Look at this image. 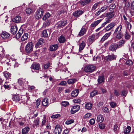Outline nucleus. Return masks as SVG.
<instances>
[{"label": "nucleus", "mask_w": 134, "mask_h": 134, "mask_svg": "<svg viewBox=\"0 0 134 134\" xmlns=\"http://www.w3.org/2000/svg\"><path fill=\"white\" fill-rule=\"evenodd\" d=\"M96 70V67L93 65H87L85 68V71L87 72H91Z\"/></svg>", "instance_id": "f257e3e1"}, {"label": "nucleus", "mask_w": 134, "mask_h": 134, "mask_svg": "<svg viewBox=\"0 0 134 134\" xmlns=\"http://www.w3.org/2000/svg\"><path fill=\"white\" fill-rule=\"evenodd\" d=\"M33 46L32 42H30L27 43L26 45L25 51L27 53H30L33 51Z\"/></svg>", "instance_id": "f03ea898"}, {"label": "nucleus", "mask_w": 134, "mask_h": 134, "mask_svg": "<svg viewBox=\"0 0 134 134\" xmlns=\"http://www.w3.org/2000/svg\"><path fill=\"white\" fill-rule=\"evenodd\" d=\"M88 27V25H85L83 26L81 28L78 34V36H81L85 34L86 33Z\"/></svg>", "instance_id": "7ed1b4c3"}, {"label": "nucleus", "mask_w": 134, "mask_h": 134, "mask_svg": "<svg viewBox=\"0 0 134 134\" xmlns=\"http://www.w3.org/2000/svg\"><path fill=\"white\" fill-rule=\"evenodd\" d=\"M43 11L42 9L38 10L36 13L35 18L38 19L41 18L43 16Z\"/></svg>", "instance_id": "20e7f679"}, {"label": "nucleus", "mask_w": 134, "mask_h": 134, "mask_svg": "<svg viewBox=\"0 0 134 134\" xmlns=\"http://www.w3.org/2000/svg\"><path fill=\"white\" fill-rule=\"evenodd\" d=\"M68 23L67 20L65 19L63 21L58 22L56 24L57 27L60 28L62 26H65Z\"/></svg>", "instance_id": "39448f33"}, {"label": "nucleus", "mask_w": 134, "mask_h": 134, "mask_svg": "<svg viewBox=\"0 0 134 134\" xmlns=\"http://www.w3.org/2000/svg\"><path fill=\"white\" fill-rule=\"evenodd\" d=\"M118 48V44L115 43H112L109 47V51L114 52L116 51V50Z\"/></svg>", "instance_id": "423d86ee"}, {"label": "nucleus", "mask_w": 134, "mask_h": 134, "mask_svg": "<svg viewBox=\"0 0 134 134\" xmlns=\"http://www.w3.org/2000/svg\"><path fill=\"white\" fill-rule=\"evenodd\" d=\"M62 132L61 127L58 125H57L54 130L55 134H60Z\"/></svg>", "instance_id": "0eeeda50"}, {"label": "nucleus", "mask_w": 134, "mask_h": 134, "mask_svg": "<svg viewBox=\"0 0 134 134\" xmlns=\"http://www.w3.org/2000/svg\"><path fill=\"white\" fill-rule=\"evenodd\" d=\"M115 15L114 11H110V12H108L105 14L106 16L107 17L106 19H110L113 18Z\"/></svg>", "instance_id": "6e6552de"}, {"label": "nucleus", "mask_w": 134, "mask_h": 134, "mask_svg": "<svg viewBox=\"0 0 134 134\" xmlns=\"http://www.w3.org/2000/svg\"><path fill=\"white\" fill-rule=\"evenodd\" d=\"M10 36L9 34L5 31L2 32L1 36L4 39H5L9 38Z\"/></svg>", "instance_id": "1a4fd4ad"}, {"label": "nucleus", "mask_w": 134, "mask_h": 134, "mask_svg": "<svg viewBox=\"0 0 134 134\" xmlns=\"http://www.w3.org/2000/svg\"><path fill=\"white\" fill-rule=\"evenodd\" d=\"M111 34V32L109 33H106L101 38L100 42H103L104 41L107 40Z\"/></svg>", "instance_id": "9d476101"}, {"label": "nucleus", "mask_w": 134, "mask_h": 134, "mask_svg": "<svg viewBox=\"0 0 134 134\" xmlns=\"http://www.w3.org/2000/svg\"><path fill=\"white\" fill-rule=\"evenodd\" d=\"M18 30V27L16 26H12L11 27V32L12 34L13 35L15 34L16 33Z\"/></svg>", "instance_id": "9b49d317"}, {"label": "nucleus", "mask_w": 134, "mask_h": 134, "mask_svg": "<svg viewBox=\"0 0 134 134\" xmlns=\"http://www.w3.org/2000/svg\"><path fill=\"white\" fill-rule=\"evenodd\" d=\"M116 58V56L113 54L108 55L105 57V59L108 61H110Z\"/></svg>", "instance_id": "f8f14e48"}, {"label": "nucleus", "mask_w": 134, "mask_h": 134, "mask_svg": "<svg viewBox=\"0 0 134 134\" xmlns=\"http://www.w3.org/2000/svg\"><path fill=\"white\" fill-rule=\"evenodd\" d=\"M115 25V24L114 22L111 23L107 26L105 28L107 31H108L113 28Z\"/></svg>", "instance_id": "ddd939ff"}, {"label": "nucleus", "mask_w": 134, "mask_h": 134, "mask_svg": "<svg viewBox=\"0 0 134 134\" xmlns=\"http://www.w3.org/2000/svg\"><path fill=\"white\" fill-rule=\"evenodd\" d=\"M91 2V0H82L79 1L80 4L83 6L90 3Z\"/></svg>", "instance_id": "4468645a"}, {"label": "nucleus", "mask_w": 134, "mask_h": 134, "mask_svg": "<svg viewBox=\"0 0 134 134\" xmlns=\"http://www.w3.org/2000/svg\"><path fill=\"white\" fill-rule=\"evenodd\" d=\"M84 12L83 11L77 10L75 12L73 13L74 16L76 17H78L82 14Z\"/></svg>", "instance_id": "2eb2a0df"}, {"label": "nucleus", "mask_w": 134, "mask_h": 134, "mask_svg": "<svg viewBox=\"0 0 134 134\" xmlns=\"http://www.w3.org/2000/svg\"><path fill=\"white\" fill-rule=\"evenodd\" d=\"M44 40L43 38L40 39L35 45V47L36 48L41 47V45L43 43Z\"/></svg>", "instance_id": "dca6fc26"}, {"label": "nucleus", "mask_w": 134, "mask_h": 134, "mask_svg": "<svg viewBox=\"0 0 134 134\" xmlns=\"http://www.w3.org/2000/svg\"><path fill=\"white\" fill-rule=\"evenodd\" d=\"M21 20V16L19 15H17L13 19V21L16 23H18L20 22Z\"/></svg>", "instance_id": "f3484780"}, {"label": "nucleus", "mask_w": 134, "mask_h": 134, "mask_svg": "<svg viewBox=\"0 0 134 134\" xmlns=\"http://www.w3.org/2000/svg\"><path fill=\"white\" fill-rule=\"evenodd\" d=\"M113 35L115 38L119 40L122 38L123 35L122 33H114Z\"/></svg>", "instance_id": "a211bd4d"}, {"label": "nucleus", "mask_w": 134, "mask_h": 134, "mask_svg": "<svg viewBox=\"0 0 134 134\" xmlns=\"http://www.w3.org/2000/svg\"><path fill=\"white\" fill-rule=\"evenodd\" d=\"M122 25H120L115 29L114 33H122L121 29L122 28Z\"/></svg>", "instance_id": "6ab92c4d"}, {"label": "nucleus", "mask_w": 134, "mask_h": 134, "mask_svg": "<svg viewBox=\"0 0 134 134\" xmlns=\"http://www.w3.org/2000/svg\"><path fill=\"white\" fill-rule=\"evenodd\" d=\"M12 98L13 101L16 102L19 101L20 99V97L19 95H13L12 97Z\"/></svg>", "instance_id": "aec40b11"}, {"label": "nucleus", "mask_w": 134, "mask_h": 134, "mask_svg": "<svg viewBox=\"0 0 134 134\" xmlns=\"http://www.w3.org/2000/svg\"><path fill=\"white\" fill-rule=\"evenodd\" d=\"M88 40L90 42L92 43L96 40L95 35L93 34L90 36L89 37Z\"/></svg>", "instance_id": "412c9836"}, {"label": "nucleus", "mask_w": 134, "mask_h": 134, "mask_svg": "<svg viewBox=\"0 0 134 134\" xmlns=\"http://www.w3.org/2000/svg\"><path fill=\"white\" fill-rule=\"evenodd\" d=\"M23 32V30L22 29H20L18 33L16 35V37L17 38H19L21 36Z\"/></svg>", "instance_id": "4be33fe9"}, {"label": "nucleus", "mask_w": 134, "mask_h": 134, "mask_svg": "<svg viewBox=\"0 0 134 134\" xmlns=\"http://www.w3.org/2000/svg\"><path fill=\"white\" fill-rule=\"evenodd\" d=\"M40 65L38 64L35 63L32 64L31 68L34 69L38 70L40 68Z\"/></svg>", "instance_id": "5701e85b"}, {"label": "nucleus", "mask_w": 134, "mask_h": 134, "mask_svg": "<svg viewBox=\"0 0 134 134\" xmlns=\"http://www.w3.org/2000/svg\"><path fill=\"white\" fill-rule=\"evenodd\" d=\"M58 46V44L51 45L50 48V51H52L56 50L57 49Z\"/></svg>", "instance_id": "b1692460"}, {"label": "nucleus", "mask_w": 134, "mask_h": 134, "mask_svg": "<svg viewBox=\"0 0 134 134\" xmlns=\"http://www.w3.org/2000/svg\"><path fill=\"white\" fill-rule=\"evenodd\" d=\"M3 74L4 76L6 78L7 80L10 79L11 75V74L9 72H8L7 71L4 72L3 73Z\"/></svg>", "instance_id": "393cba45"}, {"label": "nucleus", "mask_w": 134, "mask_h": 134, "mask_svg": "<svg viewBox=\"0 0 134 134\" xmlns=\"http://www.w3.org/2000/svg\"><path fill=\"white\" fill-rule=\"evenodd\" d=\"M58 40L60 43H63L65 42L66 40L65 37L64 36H62L58 38Z\"/></svg>", "instance_id": "a878e982"}, {"label": "nucleus", "mask_w": 134, "mask_h": 134, "mask_svg": "<svg viewBox=\"0 0 134 134\" xmlns=\"http://www.w3.org/2000/svg\"><path fill=\"white\" fill-rule=\"evenodd\" d=\"M48 99L47 98H46L43 99L42 101V104L44 106H47L48 104Z\"/></svg>", "instance_id": "bb28decb"}, {"label": "nucleus", "mask_w": 134, "mask_h": 134, "mask_svg": "<svg viewBox=\"0 0 134 134\" xmlns=\"http://www.w3.org/2000/svg\"><path fill=\"white\" fill-rule=\"evenodd\" d=\"M92 104L91 103H87L85 105V108L88 110H90L91 109Z\"/></svg>", "instance_id": "cd10ccee"}, {"label": "nucleus", "mask_w": 134, "mask_h": 134, "mask_svg": "<svg viewBox=\"0 0 134 134\" xmlns=\"http://www.w3.org/2000/svg\"><path fill=\"white\" fill-rule=\"evenodd\" d=\"M79 93V90L78 89H77L72 92L71 93V96L72 97H76L78 95Z\"/></svg>", "instance_id": "c85d7f7f"}, {"label": "nucleus", "mask_w": 134, "mask_h": 134, "mask_svg": "<svg viewBox=\"0 0 134 134\" xmlns=\"http://www.w3.org/2000/svg\"><path fill=\"white\" fill-rule=\"evenodd\" d=\"M30 128L28 127H25L22 129V133L23 134L27 133L29 131Z\"/></svg>", "instance_id": "c756f323"}, {"label": "nucleus", "mask_w": 134, "mask_h": 134, "mask_svg": "<svg viewBox=\"0 0 134 134\" xmlns=\"http://www.w3.org/2000/svg\"><path fill=\"white\" fill-rule=\"evenodd\" d=\"M104 119L102 115L100 114L98 116L97 120L99 122H102L103 121Z\"/></svg>", "instance_id": "7c9ffc66"}, {"label": "nucleus", "mask_w": 134, "mask_h": 134, "mask_svg": "<svg viewBox=\"0 0 134 134\" xmlns=\"http://www.w3.org/2000/svg\"><path fill=\"white\" fill-rule=\"evenodd\" d=\"M131 129V127L130 126H127L126 128L124 130V133L125 134H128L129 133Z\"/></svg>", "instance_id": "2f4dec72"}, {"label": "nucleus", "mask_w": 134, "mask_h": 134, "mask_svg": "<svg viewBox=\"0 0 134 134\" xmlns=\"http://www.w3.org/2000/svg\"><path fill=\"white\" fill-rule=\"evenodd\" d=\"M125 43V41L124 40H122L120 41L119 42L118 44V48H120L122 46V45L124 44Z\"/></svg>", "instance_id": "473e14b6"}, {"label": "nucleus", "mask_w": 134, "mask_h": 134, "mask_svg": "<svg viewBox=\"0 0 134 134\" xmlns=\"http://www.w3.org/2000/svg\"><path fill=\"white\" fill-rule=\"evenodd\" d=\"M115 7L116 5L114 4H111L109 7V10L110 11H114L113 9Z\"/></svg>", "instance_id": "72a5a7b5"}, {"label": "nucleus", "mask_w": 134, "mask_h": 134, "mask_svg": "<svg viewBox=\"0 0 134 134\" xmlns=\"http://www.w3.org/2000/svg\"><path fill=\"white\" fill-rule=\"evenodd\" d=\"M104 77L103 76H99L98 79V81L99 83H100L104 81Z\"/></svg>", "instance_id": "f704fd0d"}, {"label": "nucleus", "mask_w": 134, "mask_h": 134, "mask_svg": "<svg viewBox=\"0 0 134 134\" xmlns=\"http://www.w3.org/2000/svg\"><path fill=\"white\" fill-rule=\"evenodd\" d=\"M86 44L84 41H82L80 44V48L79 50H82L83 49V48L85 47Z\"/></svg>", "instance_id": "c9c22d12"}, {"label": "nucleus", "mask_w": 134, "mask_h": 134, "mask_svg": "<svg viewBox=\"0 0 134 134\" xmlns=\"http://www.w3.org/2000/svg\"><path fill=\"white\" fill-rule=\"evenodd\" d=\"M41 36L43 37H47L48 36V34L47 33V30H44L42 31Z\"/></svg>", "instance_id": "e433bc0d"}, {"label": "nucleus", "mask_w": 134, "mask_h": 134, "mask_svg": "<svg viewBox=\"0 0 134 134\" xmlns=\"http://www.w3.org/2000/svg\"><path fill=\"white\" fill-rule=\"evenodd\" d=\"M28 36V34L27 33L24 34L21 37V40L22 41H24L26 40Z\"/></svg>", "instance_id": "4c0bfd02"}, {"label": "nucleus", "mask_w": 134, "mask_h": 134, "mask_svg": "<svg viewBox=\"0 0 134 134\" xmlns=\"http://www.w3.org/2000/svg\"><path fill=\"white\" fill-rule=\"evenodd\" d=\"M76 81V80L75 79H69L67 81L68 83L69 84H73Z\"/></svg>", "instance_id": "58836bf2"}, {"label": "nucleus", "mask_w": 134, "mask_h": 134, "mask_svg": "<svg viewBox=\"0 0 134 134\" xmlns=\"http://www.w3.org/2000/svg\"><path fill=\"white\" fill-rule=\"evenodd\" d=\"M50 14L49 13H47L43 16L42 19L43 20H45L47 19L50 16Z\"/></svg>", "instance_id": "ea45409f"}, {"label": "nucleus", "mask_w": 134, "mask_h": 134, "mask_svg": "<svg viewBox=\"0 0 134 134\" xmlns=\"http://www.w3.org/2000/svg\"><path fill=\"white\" fill-rule=\"evenodd\" d=\"M51 21L50 20H47V21L44 23L43 24V27H45L46 26H48L49 25Z\"/></svg>", "instance_id": "a19ab883"}, {"label": "nucleus", "mask_w": 134, "mask_h": 134, "mask_svg": "<svg viewBox=\"0 0 134 134\" xmlns=\"http://www.w3.org/2000/svg\"><path fill=\"white\" fill-rule=\"evenodd\" d=\"M126 63L127 65L130 66L133 64V63L131 60L129 59L126 61Z\"/></svg>", "instance_id": "79ce46f5"}, {"label": "nucleus", "mask_w": 134, "mask_h": 134, "mask_svg": "<svg viewBox=\"0 0 134 134\" xmlns=\"http://www.w3.org/2000/svg\"><path fill=\"white\" fill-rule=\"evenodd\" d=\"M33 11V10L30 8H27L26 10V12L28 14H30Z\"/></svg>", "instance_id": "37998d69"}, {"label": "nucleus", "mask_w": 134, "mask_h": 134, "mask_svg": "<svg viewBox=\"0 0 134 134\" xmlns=\"http://www.w3.org/2000/svg\"><path fill=\"white\" fill-rule=\"evenodd\" d=\"M61 104L62 106L65 107L68 105L69 103L68 102L64 101L62 102Z\"/></svg>", "instance_id": "c03bdc74"}, {"label": "nucleus", "mask_w": 134, "mask_h": 134, "mask_svg": "<svg viewBox=\"0 0 134 134\" xmlns=\"http://www.w3.org/2000/svg\"><path fill=\"white\" fill-rule=\"evenodd\" d=\"M40 100L38 99H37L36 102V106L35 107L37 108H38V106L40 105Z\"/></svg>", "instance_id": "a18cd8bd"}, {"label": "nucleus", "mask_w": 134, "mask_h": 134, "mask_svg": "<svg viewBox=\"0 0 134 134\" xmlns=\"http://www.w3.org/2000/svg\"><path fill=\"white\" fill-rule=\"evenodd\" d=\"M97 92L96 91H93L90 94V96L93 97L97 94Z\"/></svg>", "instance_id": "49530a36"}, {"label": "nucleus", "mask_w": 134, "mask_h": 134, "mask_svg": "<svg viewBox=\"0 0 134 134\" xmlns=\"http://www.w3.org/2000/svg\"><path fill=\"white\" fill-rule=\"evenodd\" d=\"M74 122L73 120H69L66 121L65 122V124L67 125H69L71 124Z\"/></svg>", "instance_id": "de8ad7c7"}, {"label": "nucleus", "mask_w": 134, "mask_h": 134, "mask_svg": "<svg viewBox=\"0 0 134 134\" xmlns=\"http://www.w3.org/2000/svg\"><path fill=\"white\" fill-rule=\"evenodd\" d=\"M80 109V107L79 105H75L74 106H73L72 107L71 110H72V109L74 110V109Z\"/></svg>", "instance_id": "09e8293b"}, {"label": "nucleus", "mask_w": 134, "mask_h": 134, "mask_svg": "<svg viewBox=\"0 0 134 134\" xmlns=\"http://www.w3.org/2000/svg\"><path fill=\"white\" fill-rule=\"evenodd\" d=\"M102 110L105 113H108L109 111V109L106 107L103 108H102Z\"/></svg>", "instance_id": "8fccbe9b"}, {"label": "nucleus", "mask_w": 134, "mask_h": 134, "mask_svg": "<svg viewBox=\"0 0 134 134\" xmlns=\"http://www.w3.org/2000/svg\"><path fill=\"white\" fill-rule=\"evenodd\" d=\"M50 65V63L49 62L47 63L46 64H45L44 65V69H47Z\"/></svg>", "instance_id": "3c124183"}, {"label": "nucleus", "mask_w": 134, "mask_h": 134, "mask_svg": "<svg viewBox=\"0 0 134 134\" xmlns=\"http://www.w3.org/2000/svg\"><path fill=\"white\" fill-rule=\"evenodd\" d=\"M126 22L127 25V29L128 30H130L131 28V24L127 21Z\"/></svg>", "instance_id": "603ef678"}, {"label": "nucleus", "mask_w": 134, "mask_h": 134, "mask_svg": "<svg viewBox=\"0 0 134 134\" xmlns=\"http://www.w3.org/2000/svg\"><path fill=\"white\" fill-rule=\"evenodd\" d=\"M34 123L36 126L38 125L39 123V118H37L36 120L34 121Z\"/></svg>", "instance_id": "864d4df0"}, {"label": "nucleus", "mask_w": 134, "mask_h": 134, "mask_svg": "<svg viewBox=\"0 0 134 134\" xmlns=\"http://www.w3.org/2000/svg\"><path fill=\"white\" fill-rule=\"evenodd\" d=\"M130 37V36L129 35L128 33L127 32H126V34L125 35V39L129 40Z\"/></svg>", "instance_id": "5fc2aeb1"}, {"label": "nucleus", "mask_w": 134, "mask_h": 134, "mask_svg": "<svg viewBox=\"0 0 134 134\" xmlns=\"http://www.w3.org/2000/svg\"><path fill=\"white\" fill-rule=\"evenodd\" d=\"M91 115V114L90 113H88L86 114L83 117L84 119H86L90 117Z\"/></svg>", "instance_id": "6e6d98bb"}, {"label": "nucleus", "mask_w": 134, "mask_h": 134, "mask_svg": "<svg viewBox=\"0 0 134 134\" xmlns=\"http://www.w3.org/2000/svg\"><path fill=\"white\" fill-rule=\"evenodd\" d=\"M108 8L107 6H105L102 7L99 10L100 11L102 12L105 11Z\"/></svg>", "instance_id": "4d7b16f0"}, {"label": "nucleus", "mask_w": 134, "mask_h": 134, "mask_svg": "<svg viewBox=\"0 0 134 134\" xmlns=\"http://www.w3.org/2000/svg\"><path fill=\"white\" fill-rule=\"evenodd\" d=\"M66 82L65 81H62L59 84V85H62V86H65L66 85Z\"/></svg>", "instance_id": "13d9d810"}, {"label": "nucleus", "mask_w": 134, "mask_h": 134, "mask_svg": "<svg viewBox=\"0 0 134 134\" xmlns=\"http://www.w3.org/2000/svg\"><path fill=\"white\" fill-rule=\"evenodd\" d=\"M99 127L100 129H103L105 127V125L102 123L100 124L99 125Z\"/></svg>", "instance_id": "bf43d9fd"}, {"label": "nucleus", "mask_w": 134, "mask_h": 134, "mask_svg": "<svg viewBox=\"0 0 134 134\" xmlns=\"http://www.w3.org/2000/svg\"><path fill=\"white\" fill-rule=\"evenodd\" d=\"M60 116V115L57 114L55 115H52L51 117L53 118H57Z\"/></svg>", "instance_id": "052dcab7"}, {"label": "nucleus", "mask_w": 134, "mask_h": 134, "mask_svg": "<svg viewBox=\"0 0 134 134\" xmlns=\"http://www.w3.org/2000/svg\"><path fill=\"white\" fill-rule=\"evenodd\" d=\"M98 4V3H96L94 4L92 8V10H95L97 8Z\"/></svg>", "instance_id": "680f3d73"}, {"label": "nucleus", "mask_w": 134, "mask_h": 134, "mask_svg": "<svg viewBox=\"0 0 134 134\" xmlns=\"http://www.w3.org/2000/svg\"><path fill=\"white\" fill-rule=\"evenodd\" d=\"M3 86L5 89H9L10 87L9 85L7 84V83L6 82H5V84Z\"/></svg>", "instance_id": "e2e57ef3"}, {"label": "nucleus", "mask_w": 134, "mask_h": 134, "mask_svg": "<svg viewBox=\"0 0 134 134\" xmlns=\"http://www.w3.org/2000/svg\"><path fill=\"white\" fill-rule=\"evenodd\" d=\"M114 94L117 96H119L120 95L119 92L115 90H114Z\"/></svg>", "instance_id": "0e129e2a"}, {"label": "nucleus", "mask_w": 134, "mask_h": 134, "mask_svg": "<svg viewBox=\"0 0 134 134\" xmlns=\"http://www.w3.org/2000/svg\"><path fill=\"white\" fill-rule=\"evenodd\" d=\"M79 109H72L71 110V112L72 114H74L76 112H77Z\"/></svg>", "instance_id": "69168bd1"}, {"label": "nucleus", "mask_w": 134, "mask_h": 134, "mask_svg": "<svg viewBox=\"0 0 134 134\" xmlns=\"http://www.w3.org/2000/svg\"><path fill=\"white\" fill-rule=\"evenodd\" d=\"M95 122V120L93 119H91L90 121V123L91 124L93 125L94 124Z\"/></svg>", "instance_id": "338daca9"}, {"label": "nucleus", "mask_w": 134, "mask_h": 134, "mask_svg": "<svg viewBox=\"0 0 134 134\" xmlns=\"http://www.w3.org/2000/svg\"><path fill=\"white\" fill-rule=\"evenodd\" d=\"M131 9H134V1L132 2L131 3Z\"/></svg>", "instance_id": "774afa93"}]
</instances>
